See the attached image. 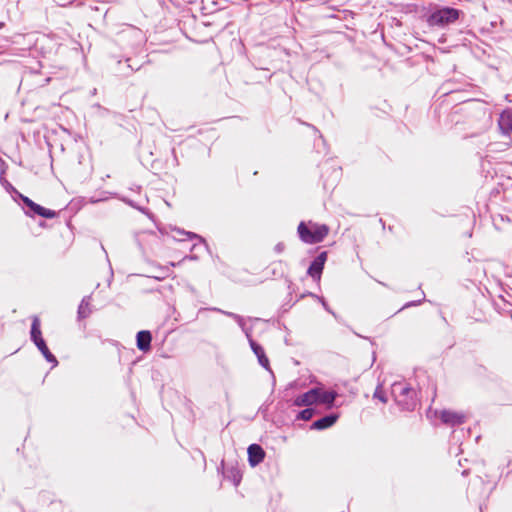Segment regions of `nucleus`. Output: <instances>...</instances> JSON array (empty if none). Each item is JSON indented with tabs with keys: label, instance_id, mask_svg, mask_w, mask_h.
I'll list each match as a JSON object with an SVG mask.
<instances>
[{
	"label": "nucleus",
	"instance_id": "f257e3e1",
	"mask_svg": "<svg viewBox=\"0 0 512 512\" xmlns=\"http://www.w3.org/2000/svg\"><path fill=\"white\" fill-rule=\"evenodd\" d=\"M329 227L326 224H319L313 221L300 222L297 228L300 239L307 244L322 242L329 234Z\"/></svg>",
	"mask_w": 512,
	"mask_h": 512
},
{
	"label": "nucleus",
	"instance_id": "f03ea898",
	"mask_svg": "<svg viewBox=\"0 0 512 512\" xmlns=\"http://www.w3.org/2000/svg\"><path fill=\"white\" fill-rule=\"evenodd\" d=\"M462 12L458 9L451 7H443L432 12L428 18L427 23L430 26L443 27L455 23Z\"/></svg>",
	"mask_w": 512,
	"mask_h": 512
},
{
	"label": "nucleus",
	"instance_id": "7ed1b4c3",
	"mask_svg": "<svg viewBox=\"0 0 512 512\" xmlns=\"http://www.w3.org/2000/svg\"><path fill=\"white\" fill-rule=\"evenodd\" d=\"M392 392L395 400L407 410H413L416 406V392L402 383H395Z\"/></svg>",
	"mask_w": 512,
	"mask_h": 512
},
{
	"label": "nucleus",
	"instance_id": "20e7f679",
	"mask_svg": "<svg viewBox=\"0 0 512 512\" xmlns=\"http://www.w3.org/2000/svg\"><path fill=\"white\" fill-rule=\"evenodd\" d=\"M439 417L444 424L449 426L461 425L467 418L464 413L452 410H442Z\"/></svg>",
	"mask_w": 512,
	"mask_h": 512
},
{
	"label": "nucleus",
	"instance_id": "39448f33",
	"mask_svg": "<svg viewBox=\"0 0 512 512\" xmlns=\"http://www.w3.org/2000/svg\"><path fill=\"white\" fill-rule=\"evenodd\" d=\"M328 254L326 251L321 252L308 268V275L315 280H320L324 265L327 261Z\"/></svg>",
	"mask_w": 512,
	"mask_h": 512
},
{
	"label": "nucleus",
	"instance_id": "423d86ee",
	"mask_svg": "<svg viewBox=\"0 0 512 512\" xmlns=\"http://www.w3.org/2000/svg\"><path fill=\"white\" fill-rule=\"evenodd\" d=\"M318 394L319 393H318L317 388L310 389L309 391H307L301 395H298L294 399V405L298 406V407H302V406L309 407L314 404H318Z\"/></svg>",
	"mask_w": 512,
	"mask_h": 512
},
{
	"label": "nucleus",
	"instance_id": "0eeeda50",
	"mask_svg": "<svg viewBox=\"0 0 512 512\" xmlns=\"http://www.w3.org/2000/svg\"><path fill=\"white\" fill-rule=\"evenodd\" d=\"M265 458V451L258 444H251L248 447V460L252 467L260 464Z\"/></svg>",
	"mask_w": 512,
	"mask_h": 512
},
{
	"label": "nucleus",
	"instance_id": "6e6552de",
	"mask_svg": "<svg viewBox=\"0 0 512 512\" xmlns=\"http://www.w3.org/2000/svg\"><path fill=\"white\" fill-rule=\"evenodd\" d=\"M23 202L25 203V205L27 207H29L35 214L39 215V216H42L44 218H53L55 217L56 215V212L51 210V209H47L45 207H42L41 205L33 202L31 199H29L28 197H25L23 198Z\"/></svg>",
	"mask_w": 512,
	"mask_h": 512
},
{
	"label": "nucleus",
	"instance_id": "1a4fd4ad",
	"mask_svg": "<svg viewBox=\"0 0 512 512\" xmlns=\"http://www.w3.org/2000/svg\"><path fill=\"white\" fill-rule=\"evenodd\" d=\"M338 418H339V416L337 414L327 415L321 419L314 421L311 425V429L312 430L327 429V428L333 426L337 422Z\"/></svg>",
	"mask_w": 512,
	"mask_h": 512
},
{
	"label": "nucleus",
	"instance_id": "9d476101",
	"mask_svg": "<svg viewBox=\"0 0 512 512\" xmlns=\"http://www.w3.org/2000/svg\"><path fill=\"white\" fill-rule=\"evenodd\" d=\"M152 336L149 331H140L137 334V347L141 351H148L151 347Z\"/></svg>",
	"mask_w": 512,
	"mask_h": 512
},
{
	"label": "nucleus",
	"instance_id": "9b49d317",
	"mask_svg": "<svg viewBox=\"0 0 512 512\" xmlns=\"http://www.w3.org/2000/svg\"><path fill=\"white\" fill-rule=\"evenodd\" d=\"M318 390V404L327 405V407H332L333 403L336 399V393L333 391H324L321 388H317Z\"/></svg>",
	"mask_w": 512,
	"mask_h": 512
},
{
	"label": "nucleus",
	"instance_id": "f8f14e48",
	"mask_svg": "<svg viewBox=\"0 0 512 512\" xmlns=\"http://www.w3.org/2000/svg\"><path fill=\"white\" fill-rule=\"evenodd\" d=\"M500 129L504 133H512V112L504 111L498 121Z\"/></svg>",
	"mask_w": 512,
	"mask_h": 512
},
{
	"label": "nucleus",
	"instance_id": "ddd939ff",
	"mask_svg": "<svg viewBox=\"0 0 512 512\" xmlns=\"http://www.w3.org/2000/svg\"><path fill=\"white\" fill-rule=\"evenodd\" d=\"M31 339L34 343L44 340L42 337L41 322L37 316H34L32 319Z\"/></svg>",
	"mask_w": 512,
	"mask_h": 512
},
{
	"label": "nucleus",
	"instance_id": "4468645a",
	"mask_svg": "<svg viewBox=\"0 0 512 512\" xmlns=\"http://www.w3.org/2000/svg\"><path fill=\"white\" fill-rule=\"evenodd\" d=\"M252 347H253L255 354L258 356L260 364L264 367H267L269 365V360L265 356L263 348L258 345H254V344L252 345Z\"/></svg>",
	"mask_w": 512,
	"mask_h": 512
},
{
	"label": "nucleus",
	"instance_id": "2eb2a0df",
	"mask_svg": "<svg viewBox=\"0 0 512 512\" xmlns=\"http://www.w3.org/2000/svg\"><path fill=\"white\" fill-rule=\"evenodd\" d=\"M373 399L380 401L381 403H387L386 393L382 385H378L373 393Z\"/></svg>",
	"mask_w": 512,
	"mask_h": 512
},
{
	"label": "nucleus",
	"instance_id": "dca6fc26",
	"mask_svg": "<svg viewBox=\"0 0 512 512\" xmlns=\"http://www.w3.org/2000/svg\"><path fill=\"white\" fill-rule=\"evenodd\" d=\"M313 415H314V409L306 408L298 414L297 419L308 421L313 417Z\"/></svg>",
	"mask_w": 512,
	"mask_h": 512
},
{
	"label": "nucleus",
	"instance_id": "f3484780",
	"mask_svg": "<svg viewBox=\"0 0 512 512\" xmlns=\"http://www.w3.org/2000/svg\"><path fill=\"white\" fill-rule=\"evenodd\" d=\"M34 344L40 350L41 353H45V352L48 353V349L49 348L47 347V345H46L44 340L39 341V342H35Z\"/></svg>",
	"mask_w": 512,
	"mask_h": 512
},
{
	"label": "nucleus",
	"instance_id": "a211bd4d",
	"mask_svg": "<svg viewBox=\"0 0 512 512\" xmlns=\"http://www.w3.org/2000/svg\"><path fill=\"white\" fill-rule=\"evenodd\" d=\"M43 356L49 361V362H56V358L54 357V355L50 352V350L48 349V353H42Z\"/></svg>",
	"mask_w": 512,
	"mask_h": 512
}]
</instances>
